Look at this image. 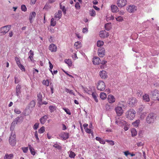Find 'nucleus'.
Listing matches in <instances>:
<instances>
[{
    "mask_svg": "<svg viewBox=\"0 0 159 159\" xmlns=\"http://www.w3.org/2000/svg\"><path fill=\"white\" fill-rule=\"evenodd\" d=\"M9 142L10 144L12 146H14L16 144V140L15 133L12 132L9 139Z\"/></svg>",
    "mask_w": 159,
    "mask_h": 159,
    "instance_id": "3",
    "label": "nucleus"
},
{
    "mask_svg": "<svg viewBox=\"0 0 159 159\" xmlns=\"http://www.w3.org/2000/svg\"><path fill=\"white\" fill-rule=\"evenodd\" d=\"M116 19L117 21L120 22L122 21L123 20V17L121 16H119L116 18Z\"/></svg>",
    "mask_w": 159,
    "mask_h": 159,
    "instance_id": "52",
    "label": "nucleus"
},
{
    "mask_svg": "<svg viewBox=\"0 0 159 159\" xmlns=\"http://www.w3.org/2000/svg\"><path fill=\"white\" fill-rule=\"evenodd\" d=\"M105 107L107 111H110L112 108V106L108 104H106Z\"/></svg>",
    "mask_w": 159,
    "mask_h": 159,
    "instance_id": "45",
    "label": "nucleus"
},
{
    "mask_svg": "<svg viewBox=\"0 0 159 159\" xmlns=\"http://www.w3.org/2000/svg\"><path fill=\"white\" fill-rule=\"evenodd\" d=\"M124 155L126 156H127L128 155L130 154V152L129 151H126L123 152Z\"/></svg>",
    "mask_w": 159,
    "mask_h": 159,
    "instance_id": "57",
    "label": "nucleus"
},
{
    "mask_svg": "<svg viewBox=\"0 0 159 159\" xmlns=\"http://www.w3.org/2000/svg\"><path fill=\"white\" fill-rule=\"evenodd\" d=\"M105 50L103 48H99L98 50V54L100 57H103L105 55Z\"/></svg>",
    "mask_w": 159,
    "mask_h": 159,
    "instance_id": "9",
    "label": "nucleus"
},
{
    "mask_svg": "<svg viewBox=\"0 0 159 159\" xmlns=\"http://www.w3.org/2000/svg\"><path fill=\"white\" fill-rule=\"evenodd\" d=\"M99 35L100 37L104 38L108 36L109 33L105 30H102L100 32Z\"/></svg>",
    "mask_w": 159,
    "mask_h": 159,
    "instance_id": "12",
    "label": "nucleus"
},
{
    "mask_svg": "<svg viewBox=\"0 0 159 159\" xmlns=\"http://www.w3.org/2000/svg\"><path fill=\"white\" fill-rule=\"evenodd\" d=\"M49 49L52 52H56L57 50V47L55 44L52 43L50 45Z\"/></svg>",
    "mask_w": 159,
    "mask_h": 159,
    "instance_id": "15",
    "label": "nucleus"
},
{
    "mask_svg": "<svg viewBox=\"0 0 159 159\" xmlns=\"http://www.w3.org/2000/svg\"><path fill=\"white\" fill-rule=\"evenodd\" d=\"M14 157L13 154H8L6 153L4 157V159H12Z\"/></svg>",
    "mask_w": 159,
    "mask_h": 159,
    "instance_id": "25",
    "label": "nucleus"
},
{
    "mask_svg": "<svg viewBox=\"0 0 159 159\" xmlns=\"http://www.w3.org/2000/svg\"><path fill=\"white\" fill-rule=\"evenodd\" d=\"M20 68L22 71H25V69L24 66L21 64L18 66Z\"/></svg>",
    "mask_w": 159,
    "mask_h": 159,
    "instance_id": "56",
    "label": "nucleus"
},
{
    "mask_svg": "<svg viewBox=\"0 0 159 159\" xmlns=\"http://www.w3.org/2000/svg\"><path fill=\"white\" fill-rule=\"evenodd\" d=\"M106 85L104 82L102 80L98 81L97 84V89L100 91H103L105 89Z\"/></svg>",
    "mask_w": 159,
    "mask_h": 159,
    "instance_id": "5",
    "label": "nucleus"
},
{
    "mask_svg": "<svg viewBox=\"0 0 159 159\" xmlns=\"http://www.w3.org/2000/svg\"><path fill=\"white\" fill-rule=\"evenodd\" d=\"M20 81L18 78L17 77H15V84H18Z\"/></svg>",
    "mask_w": 159,
    "mask_h": 159,
    "instance_id": "61",
    "label": "nucleus"
},
{
    "mask_svg": "<svg viewBox=\"0 0 159 159\" xmlns=\"http://www.w3.org/2000/svg\"><path fill=\"white\" fill-rule=\"evenodd\" d=\"M39 123H35L33 126V129L35 130L37 129L39 127Z\"/></svg>",
    "mask_w": 159,
    "mask_h": 159,
    "instance_id": "50",
    "label": "nucleus"
},
{
    "mask_svg": "<svg viewBox=\"0 0 159 159\" xmlns=\"http://www.w3.org/2000/svg\"><path fill=\"white\" fill-rule=\"evenodd\" d=\"M124 103L123 102H119L117 106L115 108V110L117 115L120 116L123 113V107H124Z\"/></svg>",
    "mask_w": 159,
    "mask_h": 159,
    "instance_id": "1",
    "label": "nucleus"
},
{
    "mask_svg": "<svg viewBox=\"0 0 159 159\" xmlns=\"http://www.w3.org/2000/svg\"><path fill=\"white\" fill-rule=\"evenodd\" d=\"M152 98L154 100L159 101V92L157 90H155L152 92Z\"/></svg>",
    "mask_w": 159,
    "mask_h": 159,
    "instance_id": "7",
    "label": "nucleus"
},
{
    "mask_svg": "<svg viewBox=\"0 0 159 159\" xmlns=\"http://www.w3.org/2000/svg\"><path fill=\"white\" fill-rule=\"evenodd\" d=\"M14 112L16 114H19L21 113V111L18 108H16L14 110Z\"/></svg>",
    "mask_w": 159,
    "mask_h": 159,
    "instance_id": "55",
    "label": "nucleus"
},
{
    "mask_svg": "<svg viewBox=\"0 0 159 159\" xmlns=\"http://www.w3.org/2000/svg\"><path fill=\"white\" fill-rule=\"evenodd\" d=\"M128 102L130 106L133 107L135 106V104L137 102V100L136 98L132 97L128 100Z\"/></svg>",
    "mask_w": 159,
    "mask_h": 159,
    "instance_id": "8",
    "label": "nucleus"
},
{
    "mask_svg": "<svg viewBox=\"0 0 159 159\" xmlns=\"http://www.w3.org/2000/svg\"><path fill=\"white\" fill-rule=\"evenodd\" d=\"M38 101V103H41L42 100V96L41 93H39L37 95Z\"/></svg>",
    "mask_w": 159,
    "mask_h": 159,
    "instance_id": "28",
    "label": "nucleus"
},
{
    "mask_svg": "<svg viewBox=\"0 0 159 159\" xmlns=\"http://www.w3.org/2000/svg\"><path fill=\"white\" fill-rule=\"evenodd\" d=\"M132 136L134 137L137 134V132L135 129L134 128H132L131 129V130Z\"/></svg>",
    "mask_w": 159,
    "mask_h": 159,
    "instance_id": "34",
    "label": "nucleus"
},
{
    "mask_svg": "<svg viewBox=\"0 0 159 159\" xmlns=\"http://www.w3.org/2000/svg\"><path fill=\"white\" fill-rule=\"evenodd\" d=\"M63 109L64 110V111L66 112V113L67 114L69 115H71V112H70V110L68 109L63 108Z\"/></svg>",
    "mask_w": 159,
    "mask_h": 159,
    "instance_id": "47",
    "label": "nucleus"
},
{
    "mask_svg": "<svg viewBox=\"0 0 159 159\" xmlns=\"http://www.w3.org/2000/svg\"><path fill=\"white\" fill-rule=\"evenodd\" d=\"M35 103L34 101H31L30 103L29 104L28 107L30 109H32L35 107Z\"/></svg>",
    "mask_w": 159,
    "mask_h": 159,
    "instance_id": "29",
    "label": "nucleus"
},
{
    "mask_svg": "<svg viewBox=\"0 0 159 159\" xmlns=\"http://www.w3.org/2000/svg\"><path fill=\"white\" fill-rule=\"evenodd\" d=\"M35 136L36 139V141L38 143L39 142V139L38 136V134L37 131H36L35 132Z\"/></svg>",
    "mask_w": 159,
    "mask_h": 159,
    "instance_id": "44",
    "label": "nucleus"
},
{
    "mask_svg": "<svg viewBox=\"0 0 159 159\" xmlns=\"http://www.w3.org/2000/svg\"><path fill=\"white\" fill-rule=\"evenodd\" d=\"M140 123V120H136L135 121L132 123V125L134 127H137Z\"/></svg>",
    "mask_w": 159,
    "mask_h": 159,
    "instance_id": "31",
    "label": "nucleus"
},
{
    "mask_svg": "<svg viewBox=\"0 0 159 159\" xmlns=\"http://www.w3.org/2000/svg\"><path fill=\"white\" fill-rule=\"evenodd\" d=\"M137 146L139 147H141L143 145V144L141 142L137 143Z\"/></svg>",
    "mask_w": 159,
    "mask_h": 159,
    "instance_id": "63",
    "label": "nucleus"
},
{
    "mask_svg": "<svg viewBox=\"0 0 159 159\" xmlns=\"http://www.w3.org/2000/svg\"><path fill=\"white\" fill-rule=\"evenodd\" d=\"M47 118L48 116L46 115H45L41 117L40 119L41 123L42 124H44L46 121Z\"/></svg>",
    "mask_w": 159,
    "mask_h": 159,
    "instance_id": "22",
    "label": "nucleus"
},
{
    "mask_svg": "<svg viewBox=\"0 0 159 159\" xmlns=\"http://www.w3.org/2000/svg\"><path fill=\"white\" fill-rule=\"evenodd\" d=\"M21 87L18 84L16 87V95L17 96H19V94L20 93L21 91H20V89H21Z\"/></svg>",
    "mask_w": 159,
    "mask_h": 159,
    "instance_id": "20",
    "label": "nucleus"
},
{
    "mask_svg": "<svg viewBox=\"0 0 159 159\" xmlns=\"http://www.w3.org/2000/svg\"><path fill=\"white\" fill-rule=\"evenodd\" d=\"M21 149L22 150L23 152L24 153H27L28 151V147H23L21 148Z\"/></svg>",
    "mask_w": 159,
    "mask_h": 159,
    "instance_id": "48",
    "label": "nucleus"
},
{
    "mask_svg": "<svg viewBox=\"0 0 159 159\" xmlns=\"http://www.w3.org/2000/svg\"><path fill=\"white\" fill-rule=\"evenodd\" d=\"M111 11L113 12H116L118 11V8L115 5H112L111 6Z\"/></svg>",
    "mask_w": 159,
    "mask_h": 159,
    "instance_id": "21",
    "label": "nucleus"
},
{
    "mask_svg": "<svg viewBox=\"0 0 159 159\" xmlns=\"http://www.w3.org/2000/svg\"><path fill=\"white\" fill-rule=\"evenodd\" d=\"M45 127L43 126L41 127L38 130V133L39 134H42L45 132Z\"/></svg>",
    "mask_w": 159,
    "mask_h": 159,
    "instance_id": "39",
    "label": "nucleus"
},
{
    "mask_svg": "<svg viewBox=\"0 0 159 159\" xmlns=\"http://www.w3.org/2000/svg\"><path fill=\"white\" fill-rule=\"evenodd\" d=\"M65 62L69 66H72V62L71 59H66L65 60Z\"/></svg>",
    "mask_w": 159,
    "mask_h": 159,
    "instance_id": "32",
    "label": "nucleus"
},
{
    "mask_svg": "<svg viewBox=\"0 0 159 159\" xmlns=\"http://www.w3.org/2000/svg\"><path fill=\"white\" fill-rule=\"evenodd\" d=\"M99 75L100 77L103 79H105L107 78V73L106 71L103 70L100 72Z\"/></svg>",
    "mask_w": 159,
    "mask_h": 159,
    "instance_id": "16",
    "label": "nucleus"
},
{
    "mask_svg": "<svg viewBox=\"0 0 159 159\" xmlns=\"http://www.w3.org/2000/svg\"><path fill=\"white\" fill-rule=\"evenodd\" d=\"M120 122L121 125H125L126 124V122L125 121L123 120L120 119Z\"/></svg>",
    "mask_w": 159,
    "mask_h": 159,
    "instance_id": "58",
    "label": "nucleus"
},
{
    "mask_svg": "<svg viewBox=\"0 0 159 159\" xmlns=\"http://www.w3.org/2000/svg\"><path fill=\"white\" fill-rule=\"evenodd\" d=\"M116 123L118 125H121L120 122V119H119L118 120H116Z\"/></svg>",
    "mask_w": 159,
    "mask_h": 159,
    "instance_id": "59",
    "label": "nucleus"
},
{
    "mask_svg": "<svg viewBox=\"0 0 159 159\" xmlns=\"http://www.w3.org/2000/svg\"><path fill=\"white\" fill-rule=\"evenodd\" d=\"M89 14L90 16L94 17L96 15V12L94 9H92L89 11Z\"/></svg>",
    "mask_w": 159,
    "mask_h": 159,
    "instance_id": "35",
    "label": "nucleus"
},
{
    "mask_svg": "<svg viewBox=\"0 0 159 159\" xmlns=\"http://www.w3.org/2000/svg\"><path fill=\"white\" fill-rule=\"evenodd\" d=\"M53 146L54 147L58 149H61V147L57 143L54 144Z\"/></svg>",
    "mask_w": 159,
    "mask_h": 159,
    "instance_id": "49",
    "label": "nucleus"
},
{
    "mask_svg": "<svg viewBox=\"0 0 159 159\" xmlns=\"http://www.w3.org/2000/svg\"><path fill=\"white\" fill-rule=\"evenodd\" d=\"M126 3V0H118L117 5L119 7H122L125 6Z\"/></svg>",
    "mask_w": 159,
    "mask_h": 159,
    "instance_id": "11",
    "label": "nucleus"
},
{
    "mask_svg": "<svg viewBox=\"0 0 159 159\" xmlns=\"http://www.w3.org/2000/svg\"><path fill=\"white\" fill-rule=\"evenodd\" d=\"M97 46L98 47H100L102 46L104 44V42L103 41L98 40L97 42Z\"/></svg>",
    "mask_w": 159,
    "mask_h": 159,
    "instance_id": "40",
    "label": "nucleus"
},
{
    "mask_svg": "<svg viewBox=\"0 0 159 159\" xmlns=\"http://www.w3.org/2000/svg\"><path fill=\"white\" fill-rule=\"evenodd\" d=\"M107 99L109 103H113L116 101V99L115 97L111 94H110L108 96Z\"/></svg>",
    "mask_w": 159,
    "mask_h": 159,
    "instance_id": "13",
    "label": "nucleus"
},
{
    "mask_svg": "<svg viewBox=\"0 0 159 159\" xmlns=\"http://www.w3.org/2000/svg\"><path fill=\"white\" fill-rule=\"evenodd\" d=\"M21 10L24 11H25L27 10L26 7L24 5H21Z\"/></svg>",
    "mask_w": 159,
    "mask_h": 159,
    "instance_id": "54",
    "label": "nucleus"
},
{
    "mask_svg": "<svg viewBox=\"0 0 159 159\" xmlns=\"http://www.w3.org/2000/svg\"><path fill=\"white\" fill-rule=\"evenodd\" d=\"M72 57L74 60L78 58L76 54L75 53H74V55L72 56Z\"/></svg>",
    "mask_w": 159,
    "mask_h": 159,
    "instance_id": "64",
    "label": "nucleus"
},
{
    "mask_svg": "<svg viewBox=\"0 0 159 159\" xmlns=\"http://www.w3.org/2000/svg\"><path fill=\"white\" fill-rule=\"evenodd\" d=\"M43 84L46 85V86H48L49 84V82L48 80H43Z\"/></svg>",
    "mask_w": 159,
    "mask_h": 159,
    "instance_id": "46",
    "label": "nucleus"
},
{
    "mask_svg": "<svg viewBox=\"0 0 159 159\" xmlns=\"http://www.w3.org/2000/svg\"><path fill=\"white\" fill-rule=\"evenodd\" d=\"M56 107L53 106H50L49 107L50 112L51 113L53 112L56 109Z\"/></svg>",
    "mask_w": 159,
    "mask_h": 159,
    "instance_id": "36",
    "label": "nucleus"
},
{
    "mask_svg": "<svg viewBox=\"0 0 159 159\" xmlns=\"http://www.w3.org/2000/svg\"><path fill=\"white\" fill-rule=\"evenodd\" d=\"M35 16L36 13L35 12H32L30 14L29 19L31 23H32V19L35 17Z\"/></svg>",
    "mask_w": 159,
    "mask_h": 159,
    "instance_id": "23",
    "label": "nucleus"
},
{
    "mask_svg": "<svg viewBox=\"0 0 159 159\" xmlns=\"http://www.w3.org/2000/svg\"><path fill=\"white\" fill-rule=\"evenodd\" d=\"M56 21L53 18H52L51 20L50 25L53 27L55 26L56 24Z\"/></svg>",
    "mask_w": 159,
    "mask_h": 159,
    "instance_id": "33",
    "label": "nucleus"
},
{
    "mask_svg": "<svg viewBox=\"0 0 159 159\" xmlns=\"http://www.w3.org/2000/svg\"><path fill=\"white\" fill-rule=\"evenodd\" d=\"M74 47L76 49L79 48L81 47V43L79 41L76 42L75 43Z\"/></svg>",
    "mask_w": 159,
    "mask_h": 159,
    "instance_id": "26",
    "label": "nucleus"
},
{
    "mask_svg": "<svg viewBox=\"0 0 159 159\" xmlns=\"http://www.w3.org/2000/svg\"><path fill=\"white\" fill-rule=\"evenodd\" d=\"M65 91L67 93H69L73 95H75V94L73 91V90H71L68 89L67 88L65 89Z\"/></svg>",
    "mask_w": 159,
    "mask_h": 159,
    "instance_id": "42",
    "label": "nucleus"
},
{
    "mask_svg": "<svg viewBox=\"0 0 159 159\" xmlns=\"http://www.w3.org/2000/svg\"><path fill=\"white\" fill-rule=\"evenodd\" d=\"M92 96L93 97L94 99L95 102H98V100L97 99V94L96 93H93L92 94Z\"/></svg>",
    "mask_w": 159,
    "mask_h": 159,
    "instance_id": "37",
    "label": "nucleus"
},
{
    "mask_svg": "<svg viewBox=\"0 0 159 159\" xmlns=\"http://www.w3.org/2000/svg\"><path fill=\"white\" fill-rule=\"evenodd\" d=\"M15 126L13 125H11L10 128V129L11 131H12L11 133L12 132H13V133L15 132L14 131H13L14 129V128H15Z\"/></svg>",
    "mask_w": 159,
    "mask_h": 159,
    "instance_id": "60",
    "label": "nucleus"
},
{
    "mask_svg": "<svg viewBox=\"0 0 159 159\" xmlns=\"http://www.w3.org/2000/svg\"><path fill=\"white\" fill-rule=\"evenodd\" d=\"M105 27L106 30H109L111 28V24L110 23L106 24L105 25Z\"/></svg>",
    "mask_w": 159,
    "mask_h": 159,
    "instance_id": "38",
    "label": "nucleus"
},
{
    "mask_svg": "<svg viewBox=\"0 0 159 159\" xmlns=\"http://www.w3.org/2000/svg\"><path fill=\"white\" fill-rule=\"evenodd\" d=\"M136 7L134 5L129 6L127 8V11L129 12L133 13L136 10Z\"/></svg>",
    "mask_w": 159,
    "mask_h": 159,
    "instance_id": "10",
    "label": "nucleus"
},
{
    "mask_svg": "<svg viewBox=\"0 0 159 159\" xmlns=\"http://www.w3.org/2000/svg\"><path fill=\"white\" fill-rule=\"evenodd\" d=\"M75 156V154L74 152L71 151L70 152V153L69 155V157H70L71 158H74Z\"/></svg>",
    "mask_w": 159,
    "mask_h": 159,
    "instance_id": "43",
    "label": "nucleus"
},
{
    "mask_svg": "<svg viewBox=\"0 0 159 159\" xmlns=\"http://www.w3.org/2000/svg\"><path fill=\"white\" fill-rule=\"evenodd\" d=\"M100 97L102 99L104 100L106 98L107 96L105 93H101L100 94Z\"/></svg>",
    "mask_w": 159,
    "mask_h": 159,
    "instance_id": "30",
    "label": "nucleus"
},
{
    "mask_svg": "<svg viewBox=\"0 0 159 159\" xmlns=\"http://www.w3.org/2000/svg\"><path fill=\"white\" fill-rule=\"evenodd\" d=\"M48 63H49V65L50 70L51 72V73H52V74H53L52 71V70L53 67V65L50 62V61H49Z\"/></svg>",
    "mask_w": 159,
    "mask_h": 159,
    "instance_id": "53",
    "label": "nucleus"
},
{
    "mask_svg": "<svg viewBox=\"0 0 159 159\" xmlns=\"http://www.w3.org/2000/svg\"><path fill=\"white\" fill-rule=\"evenodd\" d=\"M29 55V58L30 59L31 61H33V56L34 55V52L32 50H30L28 53Z\"/></svg>",
    "mask_w": 159,
    "mask_h": 159,
    "instance_id": "24",
    "label": "nucleus"
},
{
    "mask_svg": "<svg viewBox=\"0 0 159 159\" xmlns=\"http://www.w3.org/2000/svg\"><path fill=\"white\" fill-rule=\"evenodd\" d=\"M155 120L154 114L152 113H150L147 117L146 120L147 123L150 124L153 123Z\"/></svg>",
    "mask_w": 159,
    "mask_h": 159,
    "instance_id": "6",
    "label": "nucleus"
},
{
    "mask_svg": "<svg viewBox=\"0 0 159 159\" xmlns=\"http://www.w3.org/2000/svg\"><path fill=\"white\" fill-rule=\"evenodd\" d=\"M61 137L62 138L63 140H66L69 137V134L68 133L63 132L60 135Z\"/></svg>",
    "mask_w": 159,
    "mask_h": 159,
    "instance_id": "14",
    "label": "nucleus"
},
{
    "mask_svg": "<svg viewBox=\"0 0 159 159\" xmlns=\"http://www.w3.org/2000/svg\"><path fill=\"white\" fill-rule=\"evenodd\" d=\"M85 129L86 132L88 134H91L92 135H93V133L92 132L91 130L88 128H86Z\"/></svg>",
    "mask_w": 159,
    "mask_h": 159,
    "instance_id": "51",
    "label": "nucleus"
},
{
    "mask_svg": "<svg viewBox=\"0 0 159 159\" xmlns=\"http://www.w3.org/2000/svg\"><path fill=\"white\" fill-rule=\"evenodd\" d=\"M136 112L133 109H130L126 111L125 116L129 120H133L135 117Z\"/></svg>",
    "mask_w": 159,
    "mask_h": 159,
    "instance_id": "2",
    "label": "nucleus"
},
{
    "mask_svg": "<svg viewBox=\"0 0 159 159\" xmlns=\"http://www.w3.org/2000/svg\"><path fill=\"white\" fill-rule=\"evenodd\" d=\"M100 61V58L98 57H94L93 58V64L95 65H97L99 64Z\"/></svg>",
    "mask_w": 159,
    "mask_h": 159,
    "instance_id": "18",
    "label": "nucleus"
},
{
    "mask_svg": "<svg viewBox=\"0 0 159 159\" xmlns=\"http://www.w3.org/2000/svg\"><path fill=\"white\" fill-rule=\"evenodd\" d=\"M61 11L60 10H59L58 12L55 13L54 15V18L57 20L60 19L62 16Z\"/></svg>",
    "mask_w": 159,
    "mask_h": 159,
    "instance_id": "17",
    "label": "nucleus"
},
{
    "mask_svg": "<svg viewBox=\"0 0 159 159\" xmlns=\"http://www.w3.org/2000/svg\"><path fill=\"white\" fill-rule=\"evenodd\" d=\"M143 99L144 102H149L150 100L149 95L147 93H145L143 95Z\"/></svg>",
    "mask_w": 159,
    "mask_h": 159,
    "instance_id": "19",
    "label": "nucleus"
},
{
    "mask_svg": "<svg viewBox=\"0 0 159 159\" xmlns=\"http://www.w3.org/2000/svg\"><path fill=\"white\" fill-rule=\"evenodd\" d=\"M75 7L76 8L79 9L80 7V5L79 3L78 2H76L75 5Z\"/></svg>",
    "mask_w": 159,
    "mask_h": 159,
    "instance_id": "62",
    "label": "nucleus"
},
{
    "mask_svg": "<svg viewBox=\"0 0 159 159\" xmlns=\"http://www.w3.org/2000/svg\"><path fill=\"white\" fill-rule=\"evenodd\" d=\"M11 25H7L0 28V36L5 35L11 29Z\"/></svg>",
    "mask_w": 159,
    "mask_h": 159,
    "instance_id": "4",
    "label": "nucleus"
},
{
    "mask_svg": "<svg viewBox=\"0 0 159 159\" xmlns=\"http://www.w3.org/2000/svg\"><path fill=\"white\" fill-rule=\"evenodd\" d=\"M19 119V118H15L14 120L11 123V125L15 126L17 123Z\"/></svg>",
    "mask_w": 159,
    "mask_h": 159,
    "instance_id": "41",
    "label": "nucleus"
},
{
    "mask_svg": "<svg viewBox=\"0 0 159 159\" xmlns=\"http://www.w3.org/2000/svg\"><path fill=\"white\" fill-rule=\"evenodd\" d=\"M28 147L30 152L31 154L33 155H34L35 154L36 152H35L34 149L32 148L31 145H28Z\"/></svg>",
    "mask_w": 159,
    "mask_h": 159,
    "instance_id": "27",
    "label": "nucleus"
}]
</instances>
